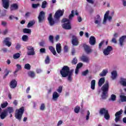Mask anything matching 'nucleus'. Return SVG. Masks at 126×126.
<instances>
[{
  "mask_svg": "<svg viewBox=\"0 0 126 126\" xmlns=\"http://www.w3.org/2000/svg\"><path fill=\"white\" fill-rule=\"evenodd\" d=\"M63 13H64V10H63L59 9L57 10L54 15V20L53 19V15L52 13H50L48 17V22L50 26H53L55 24L60 23V18L63 15Z\"/></svg>",
  "mask_w": 126,
  "mask_h": 126,
  "instance_id": "1",
  "label": "nucleus"
},
{
  "mask_svg": "<svg viewBox=\"0 0 126 126\" xmlns=\"http://www.w3.org/2000/svg\"><path fill=\"white\" fill-rule=\"evenodd\" d=\"M73 69H71L69 67L64 65L60 70V74L62 77H67L68 81L71 82L72 81V75H73Z\"/></svg>",
  "mask_w": 126,
  "mask_h": 126,
  "instance_id": "2",
  "label": "nucleus"
},
{
  "mask_svg": "<svg viewBox=\"0 0 126 126\" xmlns=\"http://www.w3.org/2000/svg\"><path fill=\"white\" fill-rule=\"evenodd\" d=\"M110 86L109 85V82L106 81L105 84L101 87V91H102L101 94V98L103 100L107 99L108 97V92H109V88Z\"/></svg>",
  "mask_w": 126,
  "mask_h": 126,
  "instance_id": "3",
  "label": "nucleus"
},
{
  "mask_svg": "<svg viewBox=\"0 0 126 126\" xmlns=\"http://www.w3.org/2000/svg\"><path fill=\"white\" fill-rule=\"evenodd\" d=\"M25 110V108L24 107H21L19 109L16 110V113H15V117L17 120H18L19 122L21 121V119H22V116L23 114H24V111Z\"/></svg>",
  "mask_w": 126,
  "mask_h": 126,
  "instance_id": "4",
  "label": "nucleus"
},
{
  "mask_svg": "<svg viewBox=\"0 0 126 126\" xmlns=\"http://www.w3.org/2000/svg\"><path fill=\"white\" fill-rule=\"evenodd\" d=\"M27 50H28V56H34L35 53L34 47H33L32 46H28L27 47Z\"/></svg>",
  "mask_w": 126,
  "mask_h": 126,
  "instance_id": "5",
  "label": "nucleus"
},
{
  "mask_svg": "<svg viewBox=\"0 0 126 126\" xmlns=\"http://www.w3.org/2000/svg\"><path fill=\"white\" fill-rule=\"evenodd\" d=\"M123 113H124V111L123 109H121L115 113V123L121 122V115H123Z\"/></svg>",
  "mask_w": 126,
  "mask_h": 126,
  "instance_id": "6",
  "label": "nucleus"
},
{
  "mask_svg": "<svg viewBox=\"0 0 126 126\" xmlns=\"http://www.w3.org/2000/svg\"><path fill=\"white\" fill-rule=\"evenodd\" d=\"M38 19L39 23H42V22L45 21V12L44 11L39 12Z\"/></svg>",
  "mask_w": 126,
  "mask_h": 126,
  "instance_id": "7",
  "label": "nucleus"
},
{
  "mask_svg": "<svg viewBox=\"0 0 126 126\" xmlns=\"http://www.w3.org/2000/svg\"><path fill=\"white\" fill-rule=\"evenodd\" d=\"M71 43L73 46H78L79 41H78V38L76 36L74 35L72 36Z\"/></svg>",
  "mask_w": 126,
  "mask_h": 126,
  "instance_id": "8",
  "label": "nucleus"
},
{
  "mask_svg": "<svg viewBox=\"0 0 126 126\" xmlns=\"http://www.w3.org/2000/svg\"><path fill=\"white\" fill-rule=\"evenodd\" d=\"M112 51H113V47L108 46L107 48L103 50V54L104 56H108Z\"/></svg>",
  "mask_w": 126,
  "mask_h": 126,
  "instance_id": "9",
  "label": "nucleus"
},
{
  "mask_svg": "<svg viewBox=\"0 0 126 126\" xmlns=\"http://www.w3.org/2000/svg\"><path fill=\"white\" fill-rule=\"evenodd\" d=\"M83 47L87 54H90V53H92V49L89 46V45H87L86 44H84L83 45Z\"/></svg>",
  "mask_w": 126,
  "mask_h": 126,
  "instance_id": "10",
  "label": "nucleus"
},
{
  "mask_svg": "<svg viewBox=\"0 0 126 126\" xmlns=\"http://www.w3.org/2000/svg\"><path fill=\"white\" fill-rule=\"evenodd\" d=\"M9 86L12 89L16 88V87H17V81H16V80L15 79L12 80V81L10 82Z\"/></svg>",
  "mask_w": 126,
  "mask_h": 126,
  "instance_id": "11",
  "label": "nucleus"
},
{
  "mask_svg": "<svg viewBox=\"0 0 126 126\" xmlns=\"http://www.w3.org/2000/svg\"><path fill=\"white\" fill-rule=\"evenodd\" d=\"M62 27L65 30H70L71 29V26L70 25V22H68L67 23H64L62 25Z\"/></svg>",
  "mask_w": 126,
  "mask_h": 126,
  "instance_id": "12",
  "label": "nucleus"
},
{
  "mask_svg": "<svg viewBox=\"0 0 126 126\" xmlns=\"http://www.w3.org/2000/svg\"><path fill=\"white\" fill-rule=\"evenodd\" d=\"M9 41H10V38L6 37L3 41V44H5L7 47H10L11 46V42Z\"/></svg>",
  "mask_w": 126,
  "mask_h": 126,
  "instance_id": "13",
  "label": "nucleus"
},
{
  "mask_svg": "<svg viewBox=\"0 0 126 126\" xmlns=\"http://www.w3.org/2000/svg\"><path fill=\"white\" fill-rule=\"evenodd\" d=\"M89 44L91 46H94L96 44V38L94 36H91L89 39Z\"/></svg>",
  "mask_w": 126,
  "mask_h": 126,
  "instance_id": "14",
  "label": "nucleus"
},
{
  "mask_svg": "<svg viewBox=\"0 0 126 126\" xmlns=\"http://www.w3.org/2000/svg\"><path fill=\"white\" fill-rule=\"evenodd\" d=\"M16 66L17 68L14 72V76H15V77H16L17 76V74H16L17 72H18L19 70H21V69H22V67H21V65L20 64H17Z\"/></svg>",
  "mask_w": 126,
  "mask_h": 126,
  "instance_id": "15",
  "label": "nucleus"
},
{
  "mask_svg": "<svg viewBox=\"0 0 126 126\" xmlns=\"http://www.w3.org/2000/svg\"><path fill=\"white\" fill-rule=\"evenodd\" d=\"M80 60L82 62H83L84 63H89V57L83 55L80 57Z\"/></svg>",
  "mask_w": 126,
  "mask_h": 126,
  "instance_id": "16",
  "label": "nucleus"
},
{
  "mask_svg": "<svg viewBox=\"0 0 126 126\" xmlns=\"http://www.w3.org/2000/svg\"><path fill=\"white\" fill-rule=\"evenodd\" d=\"M7 116V110H4L3 112H1V114H0V118L1 120H4V119H5Z\"/></svg>",
  "mask_w": 126,
  "mask_h": 126,
  "instance_id": "17",
  "label": "nucleus"
},
{
  "mask_svg": "<svg viewBox=\"0 0 126 126\" xmlns=\"http://www.w3.org/2000/svg\"><path fill=\"white\" fill-rule=\"evenodd\" d=\"M94 23L95 24H100L101 23V18L100 17V15H97L94 17Z\"/></svg>",
  "mask_w": 126,
  "mask_h": 126,
  "instance_id": "18",
  "label": "nucleus"
},
{
  "mask_svg": "<svg viewBox=\"0 0 126 126\" xmlns=\"http://www.w3.org/2000/svg\"><path fill=\"white\" fill-rule=\"evenodd\" d=\"M108 112H109V111H108V110H107V109H106L105 108H102L100 109L99 113V114L101 115V116H103V115H105Z\"/></svg>",
  "mask_w": 126,
  "mask_h": 126,
  "instance_id": "19",
  "label": "nucleus"
},
{
  "mask_svg": "<svg viewBox=\"0 0 126 126\" xmlns=\"http://www.w3.org/2000/svg\"><path fill=\"white\" fill-rule=\"evenodd\" d=\"M2 6L5 9H7L9 7V1H2Z\"/></svg>",
  "mask_w": 126,
  "mask_h": 126,
  "instance_id": "20",
  "label": "nucleus"
},
{
  "mask_svg": "<svg viewBox=\"0 0 126 126\" xmlns=\"http://www.w3.org/2000/svg\"><path fill=\"white\" fill-rule=\"evenodd\" d=\"M126 38V35H123L119 39V43L121 46H124V42H125V39Z\"/></svg>",
  "mask_w": 126,
  "mask_h": 126,
  "instance_id": "21",
  "label": "nucleus"
},
{
  "mask_svg": "<svg viewBox=\"0 0 126 126\" xmlns=\"http://www.w3.org/2000/svg\"><path fill=\"white\" fill-rule=\"evenodd\" d=\"M10 10L12 11L13 10H16L18 8V5L17 3H14L11 5Z\"/></svg>",
  "mask_w": 126,
  "mask_h": 126,
  "instance_id": "22",
  "label": "nucleus"
},
{
  "mask_svg": "<svg viewBox=\"0 0 126 126\" xmlns=\"http://www.w3.org/2000/svg\"><path fill=\"white\" fill-rule=\"evenodd\" d=\"M56 51L58 54H61V52H62V45H61V43L56 44Z\"/></svg>",
  "mask_w": 126,
  "mask_h": 126,
  "instance_id": "23",
  "label": "nucleus"
},
{
  "mask_svg": "<svg viewBox=\"0 0 126 126\" xmlns=\"http://www.w3.org/2000/svg\"><path fill=\"white\" fill-rule=\"evenodd\" d=\"M60 97V94L57 92H55L53 94V99L54 101H57L58 98Z\"/></svg>",
  "mask_w": 126,
  "mask_h": 126,
  "instance_id": "24",
  "label": "nucleus"
},
{
  "mask_svg": "<svg viewBox=\"0 0 126 126\" xmlns=\"http://www.w3.org/2000/svg\"><path fill=\"white\" fill-rule=\"evenodd\" d=\"M117 76H118V73L117 71H113L111 72V78L113 80L116 79L117 78Z\"/></svg>",
  "mask_w": 126,
  "mask_h": 126,
  "instance_id": "25",
  "label": "nucleus"
},
{
  "mask_svg": "<svg viewBox=\"0 0 126 126\" xmlns=\"http://www.w3.org/2000/svg\"><path fill=\"white\" fill-rule=\"evenodd\" d=\"M120 83L123 86L126 87V79H125L124 78H121Z\"/></svg>",
  "mask_w": 126,
  "mask_h": 126,
  "instance_id": "26",
  "label": "nucleus"
},
{
  "mask_svg": "<svg viewBox=\"0 0 126 126\" xmlns=\"http://www.w3.org/2000/svg\"><path fill=\"white\" fill-rule=\"evenodd\" d=\"M105 83V78H101L99 79L98 81V86L99 87H101L103 84Z\"/></svg>",
  "mask_w": 126,
  "mask_h": 126,
  "instance_id": "27",
  "label": "nucleus"
},
{
  "mask_svg": "<svg viewBox=\"0 0 126 126\" xmlns=\"http://www.w3.org/2000/svg\"><path fill=\"white\" fill-rule=\"evenodd\" d=\"M95 85H96V80H93L91 83V88L92 90H95Z\"/></svg>",
  "mask_w": 126,
  "mask_h": 126,
  "instance_id": "28",
  "label": "nucleus"
},
{
  "mask_svg": "<svg viewBox=\"0 0 126 126\" xmlns=\"http://www.w3.org/2000/svg\"><path fill=\"white\" fill-rule=\"evenodd\" d=\"M49 49L51 52V53H52L54 56H56V55H57V52L56 51V50L55 49V48H54V47L49 46Z\"/></svg>",
  "mask_w": 126,
  "mask_h": 126,
  "instance_id": "29",
  "label": "nucleus"
},
{
  "mask_svg": "<svg viewBox=\"0 0 126 126\" xmlns=\"http://www.w3.org/2000/svg\"><path fill=\"white\" fill-rule=\"evenodd\" d=\"M109 13H110V11H107L104 14L103 22H106V21H107V20L108 19V17H109Z\"/></svg>",
  "mask_w": 126,
  "mask_h": 126,
  "instance_id": "30",
  "label": "nucleus"
},
{
  "mask_svg": "<svg viewBox=\"0 0 126 126\" xmlns=\"http://www.w3.org/2000/svg\"><path fill=\"white\" fill-rule=\"evenodd\" d=\"M7 112H8L9 114H11L12 113H13L14 112V109L12 107H8L7 108Z\"/></svg>",
  "mask_w": 126,
  "mask_h": 126,
  "instance_id": "31",
  "label": "nucleus"
},
{
  "mask_svg": "<svg viewBox=\"0 0 126 126\" xmlns=\"http://www.w3.org/2000/svg\"><path fill=\"white\" fill-rule=\"evenodd\" d=\"M28 75L30 76V77L34 78L35 77V72H34L33 71H31L28 72Z\"/></svg>",
  "mask_w": 126,
  "mask_h": 126,
  "instance_id": "32",
  "label": "nucleus"
},
{
  "mask_svg": "<svg viewBox=\"0 0 126 126\" xmlns=\"http://www.w3.org/2000/svg\"><path fill=\"white\" fill-rule=\"evenodd\" d=\"M23 33H27V34H31V30L29 29H24L23 30Z\"/></svg>",
  "mask_w": 126,
  "mask_h": 126,
  "instance_id": "33",
  "label": "nucleus"
},
{
  "mask_svg": "<svg viewBox=\"0 0 126 126\" xmlns=\"http://www.w3.org/2000/svg\"><path fill=\"white\" fill-rule=\"evenodd\" d=\"M13 58L14 60H17V59H19L20 58V53H17L13 55Z\"/></svg>",
  "mask_w": 126,
  "mask_h": 126,
  "instance_id": "34",
  "label": "nucleus"
},
{
  "mask_svg": "<svg viewBox=\"0 0 126 126\" xmlns=\"http://www.w3.org/2000/svg\"><path fill=\"white\" fill-rule=\"evenodd\" d=\"M74 17V10H72L71 12V14L69 15L68 18L69 20H71L72 18Z\"/></svg>",
  "mask_w": 126,
  "mask_h": 126,
  "instance_id": "35",
  "label": "nucleus"
},
{
  "mask_svg": "<svg viewBox=\"0 0 126 126\" xmlns=\"http://www.w3.org/2000/svg\"><path fill=\"white\" fill-rule=\"evenodd\" d=\"M50 62H51V59H50V57L49 56H47L45 60V63L46 64H49Z\"/></svg>",
  "mask_w": 126,
  "mask_h": 126,
  "instance_id": "36",
  "label": "nucleus"
},
{
  "mask_svg": "<svg viewBox=\"0 0 126 126\" xmlns=\"http://www.w3.org/2000/svg\"><path fill=\"white\" fill-rule=\"evenodd\" d=\"M34 24H35V21H31L28 24L27 27L28 28H30V27L33 26Z\"/></svg>",
  "mask_w": 126,
  "mask_h": 126,
  "instance_id": "37",
  "label": "nucleus"
},
{
  "mask_svg": "<svg viewBox=\"0 0 126 126\" xmlns=\"http://www.w3.org/2000/svg\"><path fill=\"white\" fill-rule=\"evenodd\" d=\"M108 71L106 70H103L102 72L99 74L100 76H106Z\"/></svg>",
  "mask_w": 126,
  "mask_h": 126,
  "instance_id": "38",
  "label": "nucleus"
},
{
  "mask_svg": "<svg viewBox=\"0 0 126 126\" xmlns=\"http://www.w3.org/2000/svg\"><path fill=\"white\" fill-rule=\"evenodd\" d=\"M7 105H8V103L7 101L1 104V108L2 109H4V108H6L7 107Z\"/></svg>",
  "mask_w": 126,
  "mask_h": 126,
  "instance_id": "39",
  "label": "nucleus"
},
{
  "mask_svg": "<svg viewBox=\"0 0 126 126\" xmlns=\"http://www.w3.org/2000/svg\"><path fill=\"white\" fill-rule=\"evenodd\" d=\"M22 40L24 42H27V41H28V36L26 35H23L22 37Z\"/></svg>",
  "mask_w": 126,
  "mask_h": 126,
  "instance_id": "40",
  "label": "nucleus"
},
{
  "mask_svg": "<svg viewBox=\"0 0 126 126\" xmlns=\"http://www.w3.org/2000/svg\"><path fill=\"white\" fill-rule=\"evenodd\" d=\"M24 68L27 69L28 70H30L31 69V65L29 63H27L25 64Z\"/></svg>",
  "mask_w": 126,
  "mask_h": 126,
  "instance_id": "41",
  "label": "nucleus"
},
{
  "mask_svg": "<svg viewBox=\"0 0 126 126\" xmlns=\"http://www.w3.org/2000/svg\"><path fill=\"white\" fill-rule=\"evenodd\" d=\"M79 111H80V107L77 106L75 107L74 109V112L76 114H78L79 113Z\"/></svg>",
  "mask_w": 126,
  "mask_h": 126,
  "instance_id": "42",
  "label": "nucleus"
},
{
  "mask_svg": "<svg viewBox=\"0 0 126 126\" xmlns=\"http://www.w3.org/2000/svg\"><path fill=\"white\" fill-rule=\"evenodd\" d=\"M105 120H110V114H109V111L104 115Z\"/></svg>",
  "mask_w": 126,
  "mask_h": 126,
  "instance_id": "43",
  "label": "nucleus"
},
{
  "mask_svg": "<svg viewBox=\"0 0 126 126\" xmlns=\"http://www.w3.org/2000/svg\"><path fill=\"white\" fill-rule=\"evenodd\" d=\"M9 19H10V20H13V19H16V20H18V18L17 17H15L13 15H11L9 17Z\"/></svg>",
  "mask_w": 126,
  "mask_h": 126,
  "instance_id": "44",
  "label": "nucleus"
},
{
  "mask_svg": "<svg viewBox=\"0 0 126 126\" xmlns=\"http://www.w3.org/2000/svg\"><path fill=\"white\" fill-rule=\"evenodd\" d=\"M77 59H76V57H75L73 59V60L71 61L72 64H76L77 63Z\"/></svg>",
  "mask_w": 126,
  "mask_h": 126,
  "instance_id": "45",
  "label": "nucleus"
},
{
  "mask_svg": "<svg viewBox=\"0 0 126 126\" xmlns=\"http://www.w3.org/2000/svg\"><path fill=\"white\" fill-rule=\"evenodd\" d=\"M46 7H47V1H43L42 2L41 8H46Z\"/></svg>",
  "mask_w": 126,
  "mask_h": 126,
  "instance_id": "46",
  "label": "nucleus"
},
{
  "mask_svg": "<svg viewBox=\"0 0 126 126\" xmlns=\"http://www.w3.org/2000/svg\"><path fill=\"white\" fill-rule=\"evenodd\" d=\"M89 72V71L88 70V69H87L85 71H84L82 72V75L83 76H86V75L88 74Z\"/></svg>",
  "mask_w": 126,
  "mask_h": 126,
  "instance_id": "47",
  "label": "nucleus"
},
{
  "mask_svg": "<svg viewBox=\"0 0 126 126\" xmlns=\"http://www.w3.org/2000/svg\"><path fill=\"white\" fill-rule=\"evenodd\" d=\"M5 70L7 72H6V73L3 77V79H5V78H6V76H7V75L9 74V72H10V71L7 70V69H5Z\"/></svg>",
  "mask_w": 126,
  "mask_h": 126,
  "instance_id": "48",
  "label": "nucleus"
},
{
  "mask_svg": "<svg viewBox=\"0 0 126 126\" xmlns=\"http://www.w3.org/2000/svg\"><path fill=\"white\" fill-rule=\"evenodd\" d=\"M49 41L52 43V44H54V36L53 35H50L49 37Z\"/></svg>",
  "mask_w": 126,
  "mask_h": 126,
  "instance_id": "49",
  "label": "nucleus"
},
{
  "mask_svg": "<svg viewBox=\"0 0 126 126\" xmlns=\"http://www.w3.org/2000/svg\"><path fill=\"white\" fill-rule=\"evenodd\" d=\"M117 98V96L115 94H112L111 95V99L112 101H116V99Z\"/></svg>",
  "mask_w": 126,
  "mask_h": 126,
  "instance_id": "50",
  "label": "nucleus"
},
{
  "mask_svg": "<svg viewBox=\"0 0 126 126\" xmlns=\"http://www.w3.org/2000/svg\"><path fill=\"white\" fill-rule=\"evenodd\" d=\"M63 91V86H60L59 87L58 89L57 90V92H58V93H62Z\"/></svg>",
  "mask_w": 126,
  "mask_h": 126,
  "instance_id": "51",
  "label": "nucleus"
},
{
  "mask_svg": "<svg viewBox=\"0 0 126 126\" xmlns=\"http://www.w3.org/2000/svg\"><path fill=\"white\" fill-rule=\"evenodd\" d=\"M62 23H65V22H70V21L69 19L66 18H64L62 20Z\"/></svg>",
  "mask_w": 126,
  "mask_h": 126,
  "instance_id": "52",
  "label": "nucleus"
},
{
  "mask_svg": "<svg viewBox=\"0 0 126 126\" xmlns=\"http://www.w3.org/2000/svg\"><path fill=\"white\" fill-rule=\"evenodd\" d=\"M64 53H67L68 52V46L65 45L63 48Z\"/></svg>",
  "mask_w": 126,
  "mask_h": 126,
  "instance_id": "53",
  "label": "nucleus"
},
{
  "mask_svg": "<svg viewBox=\"0 0 126 126\" xmlns=\"http://www.w3.org/2000/svg\"><path fill=\"white\" fill-rule=\"evenodd\" d=\"M39 5H40L39 3H37V4L32 3V7L33 8H37V7H38V6H39Z\"/></svg>",
  "mask_w": 126,
  "mask_h": 126,
  "instance_id": "54",
  "label": "nucleus"
},
{
  "mask_svg": "<svg viewBox=\"0 0 126 126\" xmlns=\"http://www.w3.org/2000/svg\"><path fill=\"white\" fill-rule=\"evenodd\" d=\"M45 104L42 103L40 107V110H41V111H44V110H45Z\"/></svg>",
  "mask_w": 126,
  "mask_h": 126,
  "instance_id": "55",
  "label": "nucleus"
},
{
  "mask_svg": "<svg viewBox=\"0 0 126 126\" xmlns=\"http://www.w3.org/2000/svg\"><path fill=\"white\" fill-rule=\"evenodd\" d=\"M104 43H105V40H102L99 44V49H101L102 48V46H103Z\"/></svg>",
  "mask_w": 126,
  "mask_h": 126,
  "instance_id": "56",
  "label": "nucleus"
},
{
  "mask_svg": "<svg viewBox=\"0 0 126 126\" xmlns=\"http://www.w3.org/2000/svg\"><path fill=\"white\" fill-rule=\"evenodd\" d=\"M121 100H122L123 102H126V96L121 95Z\"/></svg>",
  "mask_w": 126,
  "mask_h": 126,
  "instance_id": "57",
  "label": "nucleus"
},
{
  "mask_svg": "<svg viewBox=\"0 0 126 126\" xmlns=\"http://www.w3.org/2000/svg\"><path fill=\"white\" fill-rule=\"evenodd\" d=\"M83 65V64L81 63H80L77 64L76 68H80V67H82V66Z\"/></svg>",
  "mask_w": 126,
  "mask_h": 126,
  "instance_id": "58",
  "label": "nucleus"
},
{
  "mask_svg": "<svg viewBox=\"0 0 126 126\" xmlns=\"http://www.w3.org/2000/svg\"><path fill=\"white\" fill-rule=\"evenodd\" d=\"M90 116V112L89 111H88L87 112V115L86 116V120L87 121H88L89 120V117Z\"/></svg>",
  "mask_w": 126,
  "mask_h": 126,
  "instance_id": "59",
  "label": "nucleus"
},
{
  "mask_svg": "<svg viewBox=\"0 0 126 126\" xmlns=\"http://www.w3.org/2000/svg\"><path fill=\"white\" fill-rule=\"evenodd\" d=\"M15 48L16 50H20L21 48V45H20V44L17 43Z\"/></svg>",
  "mask_w": 126,
  "mask_h": 126,
  "instance_id": "60",
  "label": "nucleus"
},
{
  "mask_svg": "<svg viewBox=\"0 0 126 126\" xmlns=\"http://www.w3.org/2000/svg\"><path fill=\"white\" fill-rule=\"evenodd\" d=\"M7 33H8V30L5 29L2 32V34H3V35H6Z\"/></svg>",
  "mask_w": 126,
  "mask_h": 126,
  "instance_id": "61",
  "label": "nucleus"
},
{
  "mask_svg": "<svg viewBox=\"0 0 126 126\" xmlns=\"http://www.w3.org/2000/svg\"><path fill=\"white\" fill-rule=\"evenodd\" d=\"M39 46H40V47H44V46L45 45V41H42L39 42Z\"/></svg>",
  "mask_w": 126,
  "mask_h": 126,
  "instance_id": "62",
  "label": "nucleus"
},
{
  "mask_svg": "<svg viewBox=\"0 0 126 126\" xmlns=\"http://www.w3.org/2000/svg\"><path fill=\"white\" fill-rule=\"evenodd\" d=\"M40 53L44 54V53H46V49L45 48H41L40 49Z\"/></svg>",
  "mask_w": 126,
  "mask_h": 126,
  "instance_id": "63",
  "label": "nucleus"
},
{
  "mask_svg": "<svg viewBox=\"0 0 126 126\" xmlns=\"http://www.w3.org/2000/svg\"><path fill=\"white\" fill-rule=\"evenodd\" d=\"M36 71L37 73H41V72H42V69L40 68H37L36 69Z\"/></svg>",
  "mask_w": 126,
  "mask_h": 126,
  "instance_id": "64",
  "label": "nucleus"
}]
</instances>
